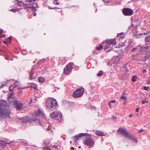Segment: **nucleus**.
<instances>
[{"instance_id": "obj_59", "label": "nucleus", "mask_w": 150, "mask_h": 150, "mask_svg": "<svg viewBox=\"0 0 150 150\" xmlns=\"http://www.w3.org/2000/svg\"><path fill=\"white\" fill-rule=\"evenodd\" d=\"M3 30H1V31H0V34L2 33L3 32Z\"/></svg>"}, {"instance_id": "obj_28", "label": "nucleus", "mask_w": 150, "mask_h": 150, "mask_svg": "<svg viewBox=\"0 0 150 150\" xmlns=\"http://www.w3.org/2000/svg\"><path fill=\"white\" fill-rule=\"evenodd\" d=\"M21 8H19V9H14V8H12V9H11V10H10V11L15 13V12H16V11H19V9H21Z\"/></svg>"}, {"instance_id": "obj_64", "label": "nucleus", "mask_w": 150, "mask_h": 150, "mask_svg": "<svg viewBox=\"0 0 150 150\" xmlns=\"http://www.w3.org/2000/svg\"><path fill=\"white\" fill-rule=\"evenodd\" d=\"M2 36H4V37L5 36V35H2Z\"/></svg>"}, {"instance_id": "obj_15", "label": "nucleus", "mask_w": 150, "mask_h": 150, "mask_svg": "<svg viewBox=\"0 0 150 150\" xmlns=\"http://www.w3.org/2000/svg\"><path fill=\"white\" fill-rule=\"evenodd\" d=\"M140 47V50H139V52L141 53H145L146 52V50L144 47L141 46V45L138 46Z\"/></svg>"}, {"instance_id": "obj_39", "label": "nucleus", "mask_w": 150, "mask_h": 150, "mask_svg": "<svg viewBox=\"0 0 150 150\" xmlns=\"http://www.w3.org/2000/svg\"><path fill=\"white\" fill-rule=\"evenodd\" d=\"M104 2L106 3L111 2L112 0H103Z\"/></svg>"}, {"instance_id": "obj_57", "label": "nucleus", "mask_w": 150, "mask_h": 150, "mask_svg": "<svg viewBox=\"0 0 150 150\" xmlns=\"http://www.w3.org/2000/svg\"><path fill=\"white\" fill-rule=\"evenodd\" d=\"M48 8L49 9H52V8L53 7H51V6H49L48 7Z\"/></svg>"}, {"instance_id": "obj_55", "label": "nucleus", "mask_w": 150, "mask_h": 150, "mask_svg": "<svg viewBox=\"0 0 150 150\" xmlns=\"http://www.w3.org/2000/svg\"><path fill=\"white\" fill-rule=\"evenodd\" d=\"M71 150H74V148L73 147H71Z\"/></svg>"}, {"instance_id": "obj_43", "label": "nucleus", "mask_w": 150, "mask_h": 150, "mask_svg": "<svg viewBox=\"0 0 150 150\" xmlns=\"http://www.w3.org/2000/svg\"><path fill=\"white\" fill-rule=\"evenodd\" d=\"M52 146L55 149H58V146L57 145H54V146Z\"/></svg>"}, {"instance_id": "obj_24", "label": "nucleus", "mask_w": 150, "mask_h": 150, "mask_svg": "<svg viewBox=\"0 0 150 150\" xmlns=\"http://www.w3.org/2000/svg\"><path fill=\"white\" fill-rule=\"evenodd\" d=\"M45 59L44 58H43V59H41L40 61H38V62H37V63L38 64H41V63L44 62H45Z\"/></svg>"}, {"instance_id": "obj_22", "label": "nucleus", "mask_w": 150, "mask_h": 150, "mask_svg": "<svg viewBox=\"0 0 150 150\" xmlns=\"http://www.w3.org/2000/svg\"><path fill=\"white\" fill-rule=\"evenodd\" d=\"M103 48V46L102 45H98V47H96V49L98 50H101Z\"/></svg>"}, {"instance_id": "obj_50", "label": "nucleus", "mask_w": 150, "mask_h": 150, "mask_svg": "<svg viewBox=\"0 0 150 150\" xmlns=\"http://www.w3.org/2000/svg\"><path fill=\"white\" fill-rule=\"evenodd\" d=\"M146 69H144L142 71V72L143 73H144L146 72Z\"/></svg>"}, {"instance_id": "obj_40", "label": "nucleus", "mask_w": 150, "mask_h": 150, "mask_svg": "<svg viewBox=\"0 0 150 150\" xmlns=\"http://www.w3.org/2000/svg\"><path fill=\"white\" fill-rule=\"evenodd\" d=\"M144 47V49H145L146 50H148L149 47L148 46H146Z\"/></svg>"}, {"instance_id": "obj_2", "label": "nucleus", "mask_w": 150, "mask_h": 150, "mask_svg": "<svg viewBox=\"0 0 150 150\" xmlns=\"http://www.w3.org/2000/svg\"><path fill=\"white\" fill-rule=\"evenodd\" d=\"M46 105L47 108L51 110L55 109L58 107L56 100L52 98H50L47 99Z\"/></svg>"}, {"instance_id": "obj_12", "label": "nucleus", "mask_w": 150, "mask_h": 150, "mask_svg": "<svg viewBox=\"0 0 150 150\" xmlns=\"http://www.w3.org/2000/svg\"><path fill=\"white\" fill-rule=\"evenodd\" d=\"M115 38L114 39H109L107 40L106 41V42L110 45H115L116 43V40H115Z\"/></svg>"}, {"instance_id": "obj_49", "label": "nucleus", "mask_w": 150, "mask_h": 150, "mask_svg": "<svg viewBox=\"0 0 150 150\" xmlns=\"http://www.w3.org/2000/svg\"><path fill=\"white\" fill-rule=\"evenodd\" d=\"M131 43V42H129V45H128V47L129 48H130V47H131V46L130 45V43Z\"/></svg>"}, {"instance_id": "obj_14", "label": "nucleus", "mask_w": 150, "mask_h": 150, "mask_svg": "<svg viewBox=\"0 0 150 150\" xmlns=\"http://www.w3.org/2000/svg\"><path fill=\"white\" fill-rule=\"evenodd\" d=\"M95 134L99 136H105V134L103 132L99 130H97L96 131Z\"/></svg>"}, {"instance_id": "obj_53", "label": "nucleus", "mask_w": 150, "mask_h": 150, "mask_svg": "<svg viewBox=\"0 0 150 150\" xmlns=\"http://www.w3.org/2000/svg\"><path fill=\"white\" fill-rule=\"evenodd\" d=\"M133 116V115L132 114H130L129 115V117H132V116Z\"/></svg>"}, {"instance_id": "obj_52", "label": "nucleus", "mask_w": 150, "mask_h": 150, "mask_svg": "<svg viewBox=\"0 0 150 150\" xmlns=\"http://www.w3.org/2000/svg\"><path fill=\"white\" fill-rule=\"evenodd\" d=\"M33 15L34 16H35L36 15V13H35V12L34 11L33 13Z\"/></svg>"}, {"instance_id": "obj_31", "label": "nucleus", "mask_w": 150, "mask_h": 150, "mask_svg": "<svg viewBox=\"0 0 150 150\" xmlns=\"http://www.w3.org/2000/svg\"><path fill=\"white\" fill-rule=\"evenodd\" d=\"M132 140L136 143H137L138 142V140L135 137H134Z\"/></svg>"}, {"instance_id": "obj_46", "label": "nucleus", "mask_w": 150, "mask_h": 150, "mask_svg": "<svg viewBox=\"0 0 150 150\" xmlns=\"http://www.w3.org/2000/svg\"><path fill=\"white\" fill-rule=\"evenodd\" d=\"M116 118H117V117L116 116H113L112 118V120H115Z\"/></svg>"}, {"instance_id": "obj_63", "label": "nucleus", "mask_w": 150, "mask_h": 150, "mask_svg": "<svg viewBox=\"0 0 150 150\" xmlns=\"http://www.w3.org/2000/svg\"><path fill=\"white\" fill-rule=\"evenodd\" d=\"M15 87H16V86H15L14 85H13V88H15Z\"/></svg>"}, {"instance_id": "obj_62", "label": "nucleus", "mask_w": 150, "mask_h": 150, "mask_svg": "<svg viewBox=\"0 0 150 150\" xmlns=\"http://www.w3.org/2000/svg\"><path fill=\"white\" fill-rule=\"evenodd\" d=\"M147 83L148 84H149L150 83V81H149L148 82V83Z\"/></svg>"}, {"instance_id": "obj_29", "label": "nucleus", "mask_w": 150, "mask_h": 150, "mask_svg": "<svg viewBox=\"0 0 150 150\" xmlns=\"http://www.w3.org/2000/svg\"><path fill=\"white\" fill-rule=\"evenodd\" d=\"M102 71H99V72L97 74V76H100L102 75Z\"/></svg>"}, {"instance_id": "obj_11", "label": "nucleus", "mask_w": 150, "mask_h": 150, "mask_svg": "<svg viewBox=\"0 0 150 150\" xmlns=\"http://www.w3.org/2000/svg\"><path fill=\"white\" fill-rule=\"evenodd\" d=\"M85 144L87 146H91L94 143L91 138H88L86 139Z\"/></svg>"}, {"instance_id": "obj_38", "label": "nucleus", "mask_w": 150, "mask_h": 150, "mask_svg": "<svg viewBox=\"0 0 150 150\" xmlns=\"http://www.w3.org/2000/svg\"><path fill=\"white\" fill-rule=\"evenodd\" d=\"M144 89L145 90L148 91L149 89V87L144 86Z\"/></svg>"}, {"instance_id": "obj_30", "label": "nucleus", "mask_w": 150, "mask_h": 150, "mask_svg": "<svg viewBox=\"0 0 150 150\" xmlns=\"http://www.w3.org/2000/svg\"><path fill=\"white\" fill-rule=\"evenodd\" d=\"M43 150H51V149L47 146H45L43 148Z\"/></svg>"}, {"instance_id": "obj_42", "label": "nucleus", "mask_w": 150, "mask_h": 150, "mask_svg": "<svg viewBox=\"0 0 150 150\" xmlns=\"http://www.w3.org/2000/svg\"><path fill=\"white\" fill-rule=\"evenodd\" d=\"M4 43L6 44V45H7L8 43H9V42H8V41H4Z\"/></svg>"}, {"instance_id": "obj_36", "label": "nucleus", "mask_w": 150, "mask_h": 150, "mask_svg": "<svg viewBox=\"0 0 150 150\" xmlns=\"http://www.w3.org/2000/svg\"><path fill=\"white\" fill-rule=\"evenodd\" d=\"M0 141H1V142H3L4 143H5V144H10L11 142H7V141H2V140H0Z\"/></svg>"}, {"instance_id": "obj_4", "label": "nucleus", "mask_w": 150, "mask_h": 150, "mask_svg": "<svg viewBox=\"0 0 150 150\" xmlns=\"http://www.w3.org/2000/svg\"><path fill=\"white\" fill-rule=\"evenodd\" d=\"M50 116L53 119L58 120H60L62 117L61 113L59 111H55L51 113Z\"/></svg>"}, {"instance_id": "obj_17", "label": "nucleus", "mask_w": 150, "mask_h": 150, "mask_svg": "<svg viewBox=\"0 0 150 150\" xmlns=\"http://www.w3.org/2000/svg\"><path fill=\"white\" fill-rule=\"evenodd\" d=\"M145 42H146V44L148 45L150 42V36L149 37H146L145 38Z\"/></svg>"}, {"instance_id": "obj_10", "label": "nucleus", "mask_w": 150, "mask_h": 150, "mask_svg": "<svg viewBox=\"0 0 150 150\" xmlns=\"http://www.w3.org/2000/svg\"><path fill=\"white\" fill-rule=\"evenodd\" d=\"M88 134L87 133H81L79 134L78 135L74 136L73 137V139L75 140V141L80 139L81 137L87 136Z\"/></svg>"}, {"instance_id": "obj_51", "label": "nucleus", "mask_w": 150, "mask_h": 150, "mask_svg": "<svg viewBox=\"0 0 150 150\" xmlns=\"http://www.w3.org/2000/svg\"><path fill=\"white\" fill-rule=\"evenodd\" d=\"M110 102L111 103H112V102H115V100H111L110 101Z\"/></svg>"}, {"instance_id": "obj_35", "label": "nucleus", "mask_w": 150, "mask_h": 150, "mask_svg": "<svg viewBox=\"0 0 150 150\" xmlns=\"http://www.w3.org/2000/svg\"><path fill=\"white\" fill-rule=\"evenodd\" d=\"M36 0H25L26 2H29L30 3H32L33 1H35Z\"/></svg>"}, {"instance_id": "obj_8", "label": "nucleus", "mask_w": 150, "mask_h": 150, "mask_svg": "<svg viewBox=\"0 0 150 150\" xmlns=\"http://www.w3.org/2000/svg\"><path fill=\"white\" fill-rule=\"evenodd\" d=\"M123 14L126 16H130L133 14V11L132 9L129 8H125L122 10Z\"/></svg>"}, {"instance_id": "obj_56", "label": "nucleus", "mask_w": 150, "mask_h": 150, "mask_svg": "<svg viewBox=\"0 0 150 150\" xmlns=\"http://www.w3.org/2000/svg\"><path fill=\"white\" fill-rule=\"evenodd\" d=\"M23 4L24 5V6H28V4Z\"/></svg>"}, {"instance_id": "obj_5", "label": "nucleus", "mask_w": 150, "mask_h": 150, "mask_svg": "<svg viewBox=\"0 0 150 150\" xmlns=\"http://www.w3.org/2000/svg\"><path fill=\"white\" fill-rule=\"evenodd\" d=\"M84 91L83 88H78L76 91L73 92L72 96L75 98H79L81 97L83 94Z\"/></svg>"}, {"instance_id": "obj_6", "label": "nucleus", "mask_w": 150, "mask_h": 150, "mask_svg": "<svg viewBox=\"0 0 150 150\" xmlns=\"http://www.w3.org/2000/svg\"><path fill=\"white\" fill-rule=\"evenodd\" d=\"M73 63L70 62L67 64L64 67V73L65 74H68L71 73L73 69Z\"/></svg>"}, {"instance_id": "obj_21", "label": "nucleus", "mask_w": 150, "mask_h": 150, "mask_svg": "<svg viewBox=\"0 0 150 150\" xmlns=\"http://www.w3.org/2000/svg\"><path fill=\"white\" fill-rule=\"evenodd\" d=\"M30 8L32 11H34L35 12L36 11V9H35V8L33 6H28L27 7V8Z\"/></svg>"}, {"instance_id": "obj_25", "label": "nucleus", "mask_w": 150, "mask_h": 150, "mask_svg": "<svg viewBox=\"0 0 150 150\" xmlns=\"http://www.w3.org/2000/svg\"><path fill=\"white\" fill-rule=\"evenodd\" d=\"M110 45H109L108 43H106L105 46L104 47V50H106L108 47H110V48H111V47H110Z\"/></svg>"}, {"instance_id": "obj_60", "label": "nucleus", "mask_w": 150, "mask_h": 150, "mask_svg": "<svg viewBox=\"0 0 150 150\" xmlns=\"http://www.w3.org/2000/svg\"><path fill=\"white\" fill-rule=\"evenodd\" d=\"M4 85H3L1 86V87H0V88H3V87H4Z\"/></svg>"}, {"instance_id": "obj_27", "label": "nucleus", "mask_w": 150, "mask_h": 150, "mask_svg": "<svg viewBox=\"0 0 150 150\" xmlns=\"http://www.w3.org/2000/svg\"><path fill=\"white\" fill-rule=\"evenodd\" d=\"M31 88L35 90L38 89V86L36 85L35 84H34L32 86Z\"/></svg>"}, {"instance_id": "obj_23", "label": "nucleus", "mask_w": 150, "mask_h": 150, "mask_svg": "<svg viewBox=\"0 0 150 150\" xmlns=\"http://www.w3.org/2000/svg\"><path fill=\"white\" fill-rule=\"evenodd\" d=\"M113 59H114V63H117L119 61L120 59L118 57H115Z\"/></svg>"}, {"instance_id": "obj_19", "label": "nucleus", "mask_w": 150, "mask_h": 150, "mask_svg": "<svg viewBox=\"0 0 150 150\" xmlns=\"http://www.w3.org/2000/svg\"><path fill=\"white\" fill-rule=\"evenodd\" d=\"M139 56V54H133L132 56V59L133 60H134L137 59Z\"/></svg>"}, {"instance_id": "obj_9", "label": "nucleus", "mask_w": 150, "mask_h": 150, "mask_svg": "<svg viewBox=\"0 0 150 150\" xmlns=\"http://www.w3.org/2000/svg\"><path fill=\"white\" fill-rule=\"evenodd\" d=\"M117 132L120 134L124 135L126 138H127V136L129 133L126 129L122 127L119 129L117 130Z\"/></svg>"}, {"instance_id": "obj_3", "label": "nucleus", "mask_w": 150, "mask_h": 150, "mask_svg": "<svg viewBox=\"0 0 150 150\" xmlns=\"http://www.w3.org/2000/svg\"><path fill=\"white\" fill-rule=\"evenodd\" d=\"M20 119L22 120L23 122L25 123L28 122L30 123H34V122H35L37 123H40L38 119H36L35 120L34 119H33L32 118L29 117L27 116L21 117L20 118Z\"/></svg>"}, {"instance_id": "obj_37", "label": "nucleus", "mask_w": 150, "mask_h": 150, "mask_svg": "<svg viewBox=\"0 0 150 150\" xmlns=\"http://www.w3.org/2000/svg\"><path fill=\"white\" fill-rule=\"evenodd\" d=\"M148 102H149V101L148 100L145 101L144 100H142V104H144L145 103H148Z\"/></svg>"}, {"instance_id": "obj_47", "label": "nucleus", "mask_w": 150, "mask_h": 150, "mask_svg": "<svg viewBox=\"0 0 150 150\" xmlns=\"http://www.w3.org/2000/svg\"><path fill=\"white\" fill-rule=\"evenodd\" d=\"M122 34V33H121L120 34H118L117 35V37H120V35H121Z\"/></svg>"}, {"instance_id": "obj_61", "label": "nucleus", "mask_w": 150, "mask_h": 150, "mask_svg": "<svg viewBox=\"0 0 150 150\" xmlns=\"http://www.w3.org/2000/svg\"><path fill=\"white\" fill-rule=\"evenodd\" d=\"M111 103V102H110V101L108 103V105H110V103Z\"/></svg>"}, {"instance_id": "obj_18", "label": "nucleus", "mask_w": 150, "mask_h": 150, "mask_svg": "<svg viewBox=\"0 0 150 150\" xmlns=\"http://www.w3.org/2000/svg\"><path fill=\"white\" fill-rule=\"evenodd\" d=\"M135 137L133 135L129 133L128 134L127 136V138H128L129 139H130L132 140V139H133Z\"/></svg>"}, {"instance_id": "obj_13", "label": "nucleus", "mask_w": 150, "mask_h": 150, "mask_svg": "<svg viewBox=\"0 0 150 150\" xmlns=\"http://www.w3.org/2000/svg\"><path fill=\"white\" fill-rule=\"evenodd\" d=\"M42 113V111L40 110H39L38 111L35 112V117H36V118H33V119H34L35 120L36 119H38V120L40 121L39 117Z\"/></svg>"}, {"instance_id": "obj_45", "label": "nucleus", "mask_w": 150, "mask_h": 150, "mask_svg": "<svg viewBox=\"0 0 150 150\" xmlns=\"http://www.w3.org/2000/svg\"><path fill=\"white\" fill-rule=\"evenodd\" d=\"M8 38L10 40L9 42L10 43H11V37H10L9 38Z\"/></svg>"}, {"instance_id": "obj_33", "label": "nucleus", "mask_w": 150, "mask_h": 150, "mask_svg": "<svg viewBox=\"0 0 150 150\" xmlns=\"http://www.w3.org/2000/svg\"><path fill=\"white\" fill-rule=\"evenodd\" d=\"M120 98L121 99L124 100H126L127 99L126 97L124 96H122Z\"/></svg>"}, {"instance_id": "obj_7", "label": "nucleus", "mask_w": 150, "mask_h": 150, "mask_svg": "<svg viewBox=\"0 0 150 150\" xmlns=\"http://www.w3.org/2000/svg\"><path fill=\"white\" fill-rule=\"evenodd\" d=\"M13 103L16 107V109L18 111H21L23 108V104L18 100H14Z\"/></svg>"}, {"instance_id": "obj_1", "label": "nucleus", "mask_w": 150, "mask_h": 150, "mask_svg": "<svg viewBox=\"0 0 150 150\" xmlns=\"http://www.w3.org/2000/svg\"><path fill=\"white\" fill-rule=\"evenodd\" d=\"M7 105V102L5 100L1 99L0 101V118L1 120L9 117L10 112L9 110L5 107Z\"/></svg>"}, {"instance_id": "obj_54", "label": "nucleus", "mask_w": 150, "mask_h": 150, "mask_svg": "<svg viewBox=\"0 0 150 150\" xmlns=\"http://www.w3.org/2000/svg\"><path fill=\"white\" fill-rule=\"evenodd\" d=\"M59 8L57 7H54L52 8V9H59Z\"/></svg>"}, {"instance_id": "obj_26", "label": "nucleus", "mask_w": 150, "mask_h": 150, "mask_svg": "<svg viewBox=\"0 0 150 150\" xmlns=\"http://www.w3.org/2000/svg\"><path fill=\"white\" fill-rule=\"evenodd\" d=\"M137 77L136 76H133L132 79V81L133 82H134L136 81Z\"/></svg>"}, {"instance_id": "obj_16", "label": "nucleus", "mask_w": 150, "mask_h": 150, "mask_svg": "<svg viewBox=\"0 0 150 150\" xmlns=\"http://www.w3.org/2000/svg\"><path fill=\"white\" fill-rule=\"evenodd\" d=\"M34 72V69L32 68L31 70L30 71V79H34V78L33 77Z\"/></svg>"}, {"instance_id": "obj_48", "label": "nucleus", "mask_w": 150, "mask_h": 150, "mask_svg": "<svg viewBox=\"0 0 150 150\" xmlns=\"http://www.w3.org/2000/svg\"><path fill=\"white\" fill-rule=\"evenodd\" d=\"M146 57L147 59H148L150 58V55H147Z\"/></svg>"}, {"instance_id": "obj_34", "label": "nucleus", "mask_w": 150, "mask_h": 150, "mask_svg": "<svg viewBox=\"0 0 150 150\" xmlns=\"http://www.w3.org/2000/svg\"><path fill=\"white\" fill-rule=\"evenodd\" d=\"M138 47H139V46H137V47H134L133 48V49H132L131 51L132 52H134V51H135L137 49V48Z\"/></svg>"}, {"instance_id": "obj_41", "label": "nucleus", "mask_w": 150, "mask_h": 150, "mask_svg": "<svg viewBox=\"0 0 150 150\" xmlns=\"http://www.w3.org/2000/svg\"><path fill=\"white\" fill-rule=\"evenodd\" d=\"M139 108H137L135 110V111L137 112H138L139 111Z\"/></svg>"}, {"instance_id": "obj_20", "label": "nucleus", "mask_w": 150, "mask_h": 150, "mask_svg": "<svg viewBox=\"0 0 150 150\" xmlns=\"http://www.w3.org/2000/svg\"><path fill=\"white\" fill-rule=\"evenodd\" d=\"M39 81L40 83H43L45 81V79L42 77H39L38 78Z\"/></svg>"}, {"instance_id": "obj_32", "label": "nucleus", "mask_w": 150, "mask_h": 150, "mask_svg": "<svg viewBox=\"0 0 150 150\" xmlns=\"http://www.w3.org/2000/svg\"><path fill=\"white\" fill-rule=\"evenodd\" d=\"M23 3L22 1H19L18 2V5L20 6H22V3Z\"/></svg>"}, {"instance_id": "obj_58", "label": "nucleus", "mask_w": 150, "mask_h": 150, "mask_svg": "<svg viewBox=\"0 0 150 150\" xmlns=\"http://www.w3.org/2000/svg\"><path fill=\"white\" fill-rule=\"evenodd\" d=\"M56 4H59V3L58 2H57V1H56ZM54 4H56V3H54Z\"/></svg>"}, {"instance_id": "obj_44", "label": "nucleus", "mask_w": 150, "mask_h": 150, "mask_svg": "<svg viewBox=\"0 0 150 150\" xmlns=\"http://www.w3.org/2000/svg\"><path fill=\"white\" fill-rule=\"evenodd\" d=\"M144 130L143 129H141L139 131V133H141L143 132Z\"/></svg>"}]
</instances>
